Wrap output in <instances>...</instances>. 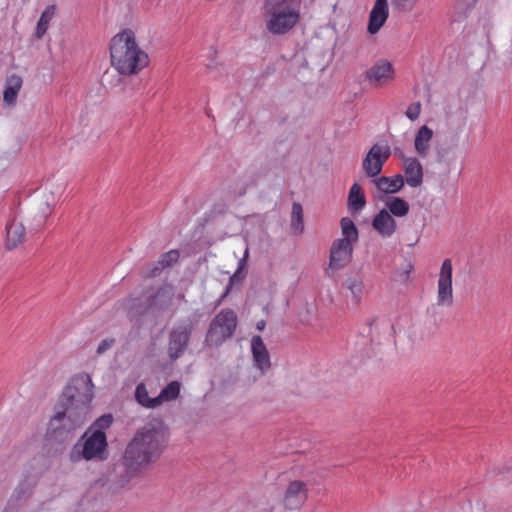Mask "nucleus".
<instances>
[{"instance_id":"nucleus-1","label":"nucleus","mask_w":512,"mask_h":512,"mask_svg":"<svg viewBox=\"0 0 512 512\" xmlns=\"http://www.w3.org/2000/svg\"><path fill=\"white\" fill-rule=\"evenodd\" d=\"M168 436V429L160 419H152L136 431L122 458V465L129 478L161 457L168 445Z\"/></svg>"},{"instance_id":"nucleus-2","label":"nucleus","mask_w":512,"mask_h":512,"mask_svg":"<svg viewBox=\"0 0 512 512\" xmlns=\"http://www.w3.org/2000/svg\"><path fill=\"white\" fill-rule=\"evenodd\" d=\"M110 57L112 66L121 75L137 74L149 64L147 53L139 48L134 32L129 29L111 39Z\"/></svg>"},{"instance_id":"nucleus-3","label":"nucleus","mask_w":512,"mask_h":512,"mask_svg":"<svg viewBox=\"0 0 512 512\" xmlns=\"http://www.w3.org/2000/svg\"><path fill=\"white\" fill-rule=\"evenodd\" d=\"M93 388L94 385L88 374L74 376L60 395L58 408H67L74 412L81 410L83 416L87 417L94 397Z\"/></svg>"},{"instance_id":"nucleus-4","label":"nucleus","mask_w":512,"mask_h":512,"mask_svg":"<svg viewBox=\"0 0 512 512\" xmlns=\"http://www.w3.org/2000/svg\"><path fill=\"white\" fill-rule=\"evenodd\" d=\"M86 420L87 417H84L81 411L59 408L49 420L46 436L58 444L69 443L74 438L76 430L81 428Z\"/></svg>"},{"instance_id":"nucleus-5","label":"nucleus","mask_w":512,"mask_h":512,"mask_svg":"<svg viewBox=\"0 0 512 512\" xmlns=\"http://www.w3.org/2000/svg\"><path fill=\"white\" fill-rule=\"evenodd\" d=\"M238 319L236 313L230 309H222L210 322L205 335L204 344L208 347H219L226 340L233 337Z\"/></svg>"},{"instance_id":"nucleus-6","label":"nucleus","mask_w":512,"mask_h":512,"mask_svg":"<svg viewBox=\"0 0 512 512\" xmlns=\"http://www.w3.org/2000/svg\"><path fill=\"white\" fill-rule=\"evenodd\" d=\"M265 27L273 35L289 33L301 19L300 8L263 9Z\"/></svg>"},{"instance_id":"nucleus-7","label":"nucleus","mask_w":512,"mask_h":512,"mask_svg":"<svg viewBox=\"0 0 512 512\" xmlns=\"http://www.w3.org/2000/svg\"><path fill=\"white\" fill-rule=\"evenodd\" d=\"M85 439L82 450L76 451L78 448V444H76L71 452V460L78 461L80 458H84L85 460H105L108 457L107 451V437L104 431L95 430L93 433L87 437V432H85L82 436V439Z\"/></svg>"},{"instance_id":"nucleus-8","label":"nucleus","mask_w":512,"mask_h":512,"mask_svg":"<svg viewBox=\"0 0 512 512\" xmlns=\"http://www.w3.org/2000/svg\"><path fill=\"white\" fill-rule=\"evenodd\" d=\"M193 330L194 322L191 319L184 320L172 328L168 341V356L171 361L177 360L185 353Z\"/></svg>"},{"instance_id":"nucleus-9","label":"nucleus","mask_w":512,"mask_h":512,"mask_svg":"<svg viewBox=\"0 0 512 512\" xmlns=\"http://www.w3.org/2000/svg\"><path fill=\"white\" fill-rule=\"evenodd\" d=\"M391 155V148L388 145L374 144L362 162L365 175L369 178H377L382 168Z\"/></svg>"},{"instance_id":"nucleus-10","label":"nucleus","mask_w":512,"mask_h":512,"mask_svg":"<svg viewBox=\"0 0 512 512\" xmlns=\"http://www.w3.org/2000/svg\"><path fill=\"white\" fill-rule=\"evenodd\" d=\"M437 304L451 306L453 304L452 262L449 258L442 262L437 291Z\"/></svg>"},{"instance_id":"nucleus-11","label":"nucleus","mask_w":512,"mask_h":512,"mask_svg":"<svg viewBox=\"0 0 512 512\" xmlns=\"http://www.w3.org/2000/svg\"><path fill=\"white\" fill-rule=\"evenodd\" d=\"M308 498L307 484L301 480L291 481L285 491L283 504L286 509H299Z\"/></svg>"},{"instance_id":"nucleus-12","label":"nucleus","mask_w":512,"mask_h":512,"mask_svg":"<svg viewBox=\"0 0 512 512\" xmlns=\"http://www.w3.org/2000/svg\"><path fill=\"white\" fill-rule=\"evenodd\" d=\"M365 78L374 86H383L394 79L392 64L384 59L377 61L365 72Z\"/></svg>"},{"instance_id":"nucleus-13","label":"nucleus","mask_w":512,"mask_h":512,"mask_svg":"<svg viewBox=\"0 0 512 512\" xmlns=\"http://www.w3.org/2000/svg\"><path fill=\"white\" fill-rule=\"evenodd\" d=\"M353 246L336 239L330 249V267L339 270L347 266L352 260Z\"/></svg>"},{"instance_id":"nucleus-14","label":"nucleus","mask_w":512,"mask_h":512,"mask_svg":"<svg viewBox=\"0 0 512 512\" xmlns=\"http://www.w3.org/2000/svg\"><path fill=\"white\" fill-rule=\"evenodd\" d=\"M251 350L254 365L262 372L268 371L271 367L270 354L260 335L252 337Z\"/></svg>"},{"instance_id":"nucleus-15","label":"nucleus","mask_w":512,"mask_h":512,"mask_svg":"<svg viewBox=\"0 0 512 512\" xmlns=\"http://www.w3.org/2000/svg\"><path fill=\"white\" fill-rule=\"evenodd\" d=\"M389 15L388 1L376 0L369 15L367 30L370 34H376L385 24Z\"/></svg>"},{"instance_id":"nucleus-16","label":"nucleus","mask_w":512,"mask_h":512,"mask_svg":"<svg viewBox=\"0 0 512 512\" xmlns=\"http://www.w3.org/2000/svg\"><path fill=\"white\" fill-rule=\"evenodd\" d=\"M404 180L413 188L419 187L423 182V167L414 157H403Z\"/></svg>"},{"instance_id":"nucleus-17","label":"nucleus","mask_w":512,"mask_h":512,"mask_svg":"<svg viewBox=\"0 0 512 512\" xmlns=\"http://www.w3.org/2000/svg\"><path fill=\"white\" fill-rule=\"evenodd\" d=\"M372 227L382 237L392 236L396 229L397 223L387 209H381L372 220Z\"/></svg>"},{"instance_id":"nucleus-18","label":"nucleus","mask_w":512,"mask_h":512,"mask_svg":"<svg viewBox=\"0 0 512 512\" xmlns=\"http://www.w3.org/2000/svg\"><path fill=\"white\" fill-rule=\"evenodd\" d=\"M378 191L383 194H394L399 192L405 184L404 177L397 174L393 177L381 176L372 180Z\"/></svg>"},{"instance_id":"nucleus-19","label":"nucleus","mask_w":512,"mask_h":512,"mask_svg":"<svg viewBox=\"0 0 512 512\" xmlns=\"http://www.w3.org/2000/svg\"><path fill=\"white\" fill-rule=\"evenodd\" d=\"M26 231L21 222L12 220L6 226V248L11 250L22 244L25 240Z\"/></svg>"},{"instance_id":"nucleus-20","label":"nucleus","mask_w":512,"mask_h":512,"mask_svg":"<svg viewBox=\"0 0 512 512\" xmlns=\"http://www.w3.org/2000/svg\"><path fill=\"white\" fill-rule=\"evenodd\" d=\"M366 205V198L362 187L358 183H354L349 191L347 199V207L351 213L360 212Z\"/></svg>"},{"instance_id":"nucleus-21","label":"nucleus","mask_w":512,"mask_h":512,"mask_svg":"<svg viewBox=\"0 0 512 512\" xmlns=\"http://www.w3.org/2000/svg\"><path fill=\"white\" fill-rule=\"evenodd\" d=\"M432 137L433 131L428 126L423 125L419 128L415 136V150L420 156L425 157L428 154Z\"/></svg>"},{"instance_id":"nucleus-22","label":"nucleus","mask_w":512,"mask_h":512,"mask_svg":"<svg viewBox=\"0 0 512 512\" xmlns=\"http://www.w3.org/2000/svg\"><path fill=\"white\" fill-rule=\"evenodd\" d=\"M477 0H455L451 19L453 22H462L473 10Z\"/></svg>"},{"instance_id":"nucleus-23","label":"nucleus","mask_w":512,"mask_h":512,"mask_svg":"<svg viewBox=\"0 0 512 512\" xmlns=\"http://www.w3.org/2000/svg\"><path fill=\"white\" fill-rule=\"evenodd\" d=\"M388 212L395 217H405L410 210L409 203L400 197H390L385 202Z\"/></svg>"},{"instance_id":"nucleus-24","label":"nucleus","mask_w":512,"mask_h":512,"mask_svg":"<svg viewBox=\"0 0 512 512\" xmlns=\"http://www.w3.org/2000/svg\"><path fill=\"white\" fill-rule=\"evenodd\" d=\"M340 224L343 238H339L338 240L354 245L359 238L358 228L355 223L351 218L344 217L341 219Z\"/></svg>"},{"instance_id":"nucleus-25","label":"nucleus","mask_w":512,"mask_h":512,"mask_svg":"<svg viewBox=\"0 0 512 512\" xmlns=\"http://www.w3.org/2000/svg\"><path fill=\"white\" fill-rule=\"evenodd\" d=\"M56 5L52 4L46 7L42 12L36 26L35 37L41 39L49 28L50 21L55 15Z\"/></svg>"},{"instance_id":"nucleus-26","label":"nucleus","mask_w":512,"mask_h":512,"mask_svg":"<svg viewBox=\"0 0 512 512\" xmlns=\"http://www.w3.org/2000/svg\"><path fill=\"white\" fill-rule=\"evenodd\" d=\"M248 257V250L245 251L244 257L239 261L238 268L236 272L230 277L229 283L225 289L224 294L221 296V300L228 296L230 293L232 287L234 285H241L242 281L244 280L246 276V272L244 271L245 265H246V258Z\"/></svg>"},{"instance_id":"nucleus-27","label":"nucleus","mask_w":512,"mask_h":512,"mask_svg":"<svg viewBox=\"0 0 512 512\" xmlns=\"http://www.w3.org/2000/svg\"><path fill=\"white\" fill-rule=\"evenodd\" d=\"M347 289L351 292L353 301L357 305L359 304L362 295L364 284L363 281L359 278H348L345 283Z\"/></svg>"},{"instance_id":"nucleus-28","label":"nucleus","mask_w":512,"mask_h":512,"mask_svg":"<svg viewBox=\"0 0 512 512\" xmlns=\"http://www.w3.org/2000/svg\"><path fill=\"white\" fill-rule=\"evenodd\" d=\"M291 227L299 233L303 232L304 229L303 208L298 202L292 204Z\"/></svg>"},{"instance_id":"nucleus-29","label":"nucleus","mask_w":512,"mask_h":512,"mask_svg":"<svg viewBox=\"0 0 512 512\" xmlns=\"http://www.w3.org/2000/svg\"><path fill=\"white\" fill-rule=\"evenodd\" d=\"M301 8V0H265L263 9Z\"/></svg>"},{"instance_id":"nucleus-30","label":"nucleus","mask_w":512,"mask_h":512,"mask_svg":"<svg viewBox=\"0 0 512 512\" xmlns=\"http://www.w3.org/2000/svg\"><path fill=\"white\" fill-rule=\"evenodd\" d=\"M31 496V490L27 483H20L13 491L11 500L15 502H25Z\"/></svg>"},{"instance_id":"nucleus-31","label":"nucleus","mask_w":512,"mask_h":512,"mask_svg":"<svg viewBox=\"0 0 512 512\" xmlns=\"http://www.w3.org/2000/svg\"><path fill=\"white\" fill-rule=\"evenodd\" d=\"M180 253L177 249H172L166 253L161 254L158 262L162 267L168 268L178 262Z\"/></svg>"},{"instance_id":"nucleus-32","label":"nucleus","mask_w":512,"mask_h":512,"mask_svg":"<svg viewBox=\"0 0 512 512\" xmlns=\"http://www.w3.org/2000/svg\"><path fill=\"white\" fill-rule=\"evenodd\" d=\"M180 393V384L177 381L170 382L165 388L161 391V396L164 397L166 401L174 400L178 397Z\"/></svg>"},{"instance_id":"nucleus-33","label":"nucleus","mask_w":512,"mask_h":512,"mask_svg":"<svg viewBox=\"0 0 512 512\" xmlns=\"http://www.w3.org/2000/svg\"><path fill=\"white\" fill-rule=\"evenodd\" d=\"M413 270V264L411 262H407L402 268L396 270V280L400 283H408L410 281L411 273Z\"/></svg>"},{"instance_id":"nucleus-34","label":"nucleus","mask_w":512,"mask_h":512,"mask_svg":"<svg viewBox=\"0 0 512 512\" xmlns=\"http://www.w3.org/2000/svg\"><path fill=\"white\" fill-rule=\"evenodd\" d=\"M148 391L144 383H139L136 386L135 389V399L136 401L143 407L146 406V404L149 401Z\"/></svg>"},{"instance_id":"nucleus-35","label":"nucleus","mask_w":512,"mask_h":512,"mask_svg":"<svg viewBox=\"0 0 512 512\" xmlns=\"http://www.w3.org/2000/svg\"><path fill=\"white\" fill-rule=\"evenodd\" d=\"M418 0H391L392 6L400 12H409Z\"/></svg>"},{"instance_id":"nucleus-36","label":"nucleus","mask_w":512,"mask_h":512,"mask_svg":"<svg viewBox=\"0 0 512 512\" xmlns=\"http://www.w3.org/2000/svg\"><path fill=\"white\" fill-rule=\"evenodd\" d=\"M165 269L162 265L157 261L156 263L149 264L146 268V271L143 274L144 278H154L161 274V272Z\"/></svg>"},{"instance_id":"nucleus-37","label":"nucleus","mask_w":512,"mask_h":512,"mask_svg":"<svg viewBox=\"0 0 512 512\" xmlns=\"http://www.w3.org/2000/svg\"><path fill=\"white\" fill-rule=\"evenodd\" d=\"M112 422H113L112 415L104 414L94 422V426L97 427L96 430L104 431L105 429H107L111 426Z\"/></svg>"},{"instance_id":"nucleus-38","label":"nucleus","mask_w":512,"mask_h":512,"mask_svg":"<svg viewBox=\"0 0 512 512\" xmlns=\"http://www.w3.org/2000/svg\"><path fill=\"white\" fill-rule=\"evenodd\" d=\"M421 113V103L420 102H414L410 104L405 112V115L412 121H415L418 119L419 115Z\"/></svg>"},{"instance_id":"nucleus-39","label":"nucleus","mask_w":512,"mask_h":512,"mask_svg":"<svg viewBox=\"0 0 512 512\" xmlns=\"http://www.w3.org/2000/svg\"><path fill=\"white\" fill-rule=\"evenodd\" d=\"M116 340L114 338H107L100 342L98 348L96 350L97 355L104 354L107 350H109L114 344Z\"/></svg>"},{"instance_id":"nucleus-40","label":"nucleus","mask_w":512,"mask_h":512,"mask_svg":"<svg viewBox=\"0 0 512 512\" xmlns=\"http://www.w3.org/2000/svg\"><path fill=\"white\" fill-rule=\"evenodd\" d=\"M6 86L19 92L22 86V78L16 74L11 75L7 78Z\"/></svg>"},{"instance_id":"nucleus-41","label":"nucleus","mask_w":512,"mask_h":512,"mask_svg":"<svg viewBox=\"0 0 512 512\" xmlns=\"http://www.w3.org/2000/svg\"><path fill=\"white\" fill-rule=\"evenodd\" d=\"M17 95L18 91L6 86L3 92V99L6 103L13 104L16 100Z\"/></svg>"},{"instance_id":"nucleus-42","label":"nucleus","mask_w":512,"mask_h":512,"mask_svg":"<svg viewBox=\"0 0 512 512\" xmlns=\"http://www.w3.org/2000/svg\"><path fill=\"white\" fill-rule=\"evenodd\" d=\"M164 400V397H162L160 393L157 397L149 398V401L146 404L145 408H156L159 405H161Z\"/></svg>"},{"instance_id":"nucleus-43","label":"nucleus","mask_w":512,"mask_h":512,"mask_svg":"<svg viewBox=\"0 0 512 512\" xmlns=\"http://www.w3.org/2000/svg\"><path fill=\"white\" fill-rule=\"evenodd\" d=\"M266 326V322L264 320H261L257 323L256 328L260 331H262Z\"/></svg>"},{"instance_id":"nucleus-44","label":"nucleus","mask_w":512,"mask_h":512,"mask_svg":"<svg viewBox=\"0 0 512 512\" xmlns=\"http://www.w3.org/2000/svg\"><path fill=\"white\" fill-rule=\"evenodd\" d=\"M395 155H398L402 160L403 157H406L401 151H399V149H395Z\"/></svg>"},{"instance_id":"nucleus-45","label":"nucleus","mask_w":512,"mask_h":512,"mask_svg":"<svg viewBox=\"0 0 512 512\" xmlns=\"http://www.w3.org/2000/svg\"><path fill=\"white\" fill-rule=\"evenodd\" d=\"M376 319L375 318H371L368 320L367 324L369 325V327L371 328L372 325L375 323Z\"/></svg>"},{"instance_id":"nucleus-46","label":"nucleus","mask_w":512,"mask_h":512,"mask_svg":"<svg viewBox=\"0 0 512 512\" xmlns=\"http://www.w3.org/2000/svg\"><path fill=\"white\" fill-rule=\"evenodd\" d=\"M108 76H109V73H108V71H106V72L104 73V75H103V79H104V80H107Z\"/></svg>"}]
</instances>
